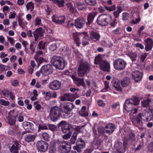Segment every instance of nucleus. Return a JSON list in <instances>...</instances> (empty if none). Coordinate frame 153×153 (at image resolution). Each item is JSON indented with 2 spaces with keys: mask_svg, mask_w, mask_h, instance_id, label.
Here are the masks:
<instances>
[{
  "mask_svg": "<svg viewBox=\"0 0 153 153\" xmlns=\"http://www.w3.org/2000/svg\"><path fill=\"white\" fill-rule=\"evenodd\" d=\"M152 117V115H151L149 112L146 114L140 113L133 117L132 122L134 126L137 127L140 130H142L143 128V121H149Z\"/></svg>",
  "mask_w": 153,
  "mask_h": 153,
  "instance_id": "nucleus-1",
  "label": "nucleus"
},
{
  "mask_svg": "<svg viewBox=\"0 0 153 153\" xmlns=\"http://www.w3.org/2000/svg\"><path fill=\"white\" fill-rule=\"evenodd\" d=\"M129 14L127 12H124L122 14V19L123 20H126L128 19Z\"/></svg>",
  "mask_w": 153,
  "mask_h": 153,
  "instance_id": "nucleus-56",
  "label": "nucleus"
},
{
  "mask_svg": "<svg viewBox=\"0 0 153 153\" xmlns=\"http://www.w3.org/2000/svg\"><path fill=\"white\" fill-rule=\"evenodd\" d=\"M98 105L100 106H104L105 105V103L102 100H98L97 101Z\"/></svg>",
  "mask_w": 153,
  "mask_h": 153,
  "instance_id": "nucleus-61",
  "label": "nucleus"
},
{
  "mask_svg": "<svg viewBox=\"0 0 153 153\" xmlns=\"http://www.w3.org/2000/svg\"><path fill=\"white\" fill-rule=\"evenodd\" d=\"M33 124L28 122H24L22 123V126L25 129L27 132H31L34 130Z\"/></svg>",
  "mask_w": 153,
  "mask_h": 153,
  "instance_id": "nucleus-18",
  "label": "nucleus"
},
{
  "mask_svg": "<svg viewBox=\"0 0 153 153\" xmlns=\"http://www.w3.org/2000/svg\"><path fill=\"white\" fill-rule=\"evenodd\" d=\"M58 127H61V130L64 133H72L73 130L72 125L68 123L65 120H62L57 124Z\"/></svg>",
  "mask_w": 153,
  "mask_h": 153,
  "instance_id": "nucleus-8",
  "label": "nucleus"
},
{
  "mask_svg": "<svg viewBox=\"0 0 153 153\" xmlns=\"http://www.w3.org/2000/svg\"><path fill=\"white\" fill-rule=\"evenodd\" d=\"M123 150H125L126 149V145L128 142V139L126 137L123 138Z\"/></svg>",
  "mask_w": 153,
  "mask_h": 153,
  "instance_id": "nucleus-51",
  "label": "nucleus"
},
{
  "mask_svg": "<svg viewBox=\"0 0 153 153\" xmlns=\"http://www.w3.org/2000/svg\"><path fill=\"white\" fill-rule=\"evenodd\" d=\"M57 48V45L55 43H53L50 45L49 47V49L52 51H54L56 50Z\"/></svg>",
  "mask_w": 153,
  "mask_h": 153,
  "instance_id": "nucleus-52",
  "label": "nucleus"
},
{
  "mask_svg": "<svg viewBox=\"0 0 153 153\" xmlns=\"http://www.w3.org/2000/svg\"><path fill=\"white\" fill-rule=\"evenodd\" d=\"M78 133L76 132H74L70 140V143L71 144H74L76 140V138Z\"/></svg>",
  "mask_w": 153,
  "mask_h": 153,
  "instance_id": "nucleus-39",
  "label": "nucleus"
},
{
  "mask_svg": "<svg viewBox=\"0 0 153 153\" xmlns=\"http://www.w3.org/2000/svg\"><path fill=\"white\" fill-rule=\"evenodd\" d=\"M42 75L46 76L51 74L53 72V68L52 66L49 64L44 65L41 68Z\"/></svg>",
  "mask_w": 153,
  "mask_h": 153,
  "instance_id": "nucleus-13",
  "label": "nucleus"
},
{
  "mask_svg": "<svg viewBox=\"0 0 153 153\" xmlns=\"http://www.w3.org/2000/svg\"><path fill=\"white\" fill-rule=\"evenodd\" d=\"M139 100L137 98L135 97L133 99H129L126 100L123 105V107L127 111L133 110V107L131 106L136 105L138 104Z\"/></svg>",
  "mask_w": 153,
  "mask_h": 153,
  "instance_id": "nucleus-9",
  "label": "nucleus"
},
{
  "mask_svg": "<svg viewBox=\"0 0 153 153\" xmlns=\"http://www.w3.org/2000/svg\"><path fill=\"white\" fill-rule=\"evenodd\" d=\"M62 111L57 106L52 107L51 109L48 119L50 121L56 122L62 117Z\"/></svg>",
  "mask_w": 153,
  "mask_h": 153,
  "instance_id": "nucleus-4",
  "label": "nucleus"
},
{
  "mask_svg": "<svg viewBox=\"0 0 153 153\" xmlns=\"http://www.w3.org/2000/svg\"><path fill=\"white\" fill-rule=\"evenodd\" d=\"M0 104L3 105L7 106L9 104V102L8 101H6L4 99H1L0 100Z\"/></svg>",
  "mask_w": 153,
  "mask_h": 153,
  "instance_id": "nucleus-54",
  "label": "nucleus"
},
{
  "mask_svg": "<svg viewBox=\"0 0 153 153\" xmlns=\"http://www.w3.org/2000/svg\"><path fill=\"white\" fill-rule=\"evenodd\" d=\"M16 118H18V121L19 122H23L24 120V117L22 115V113L19 111H17L16 115H15Z\"/></svg>",
  "mask_w": 153,
  "mask_h": 153,
  "instance_id": "nucleus-37",
  "label": "nucleus"
},
{
  "mask_svg": "<svg viewBox=\"0 0 153 153\" xmlns=\"http://www.w3.org/2000/svg\"><path fill=\"white\" fill-rule=\"evenodd\" d=\"M66 134L62 136V137L64 139L67 140L71 137L72 133H67Z\"/></svg>",
  "mask_w": 153,
  "mask_h": 153,
  "instance_id": "nucleus-60",
  "label": "nucleus"
},
{
  "mask_svg": "<svg viewBox=\"0 0 153 153\" xmlns=\"http://www.w3.org/2000/svg\"><path fill=\"white\" fill-rule=\"evenodd\" d=\"M68 93L65 94L61 97V99L62 101H68Z\"/></svg>",
  "mask_w": 153,
  "mask_h": 153,
  "instance_id": "nucleus-58",
  "label": "nucleus"
},
{
  "mask_svg": "<svg viewBox=\"0 0 153 153\" xmlns=\"http://www.w3.org/2000/svg\"><path fill=\"white\" fill-rule=\"evenodd\" d=\"M26 8L27 11L30 10V11H32L34 8V4L31 1L28 2L26 5Z\"/></svg>",
  "mask_w": 153,
  "mask_h": 153,
  "instance_id": "nucleus-38",
  "label": "nucleus"
},
{
  "mask_svg": "<svg viewBox=\"0 0 153 153\" xmlns=\"http://www.w3.org/2000/svg\"><path fill=\"white\" fill-rule=\"evenodd\" d=\"M145 44V50L146 51H149L152 50L153 47V41L150 38H147L144 40Z\"/></svg>",
  "mask_w": 153,
  "mask_h": 153,
  "instance_id": "nucleus-19",
  "label": "nucleus"
},
{
  "mask_svg": "<svg viewBox=\"0 0 153 153\" xmlns=\"http://www.w3.org/2000/svg\"><path fill=\"white\" fill-rule=\"evenodd\" d=\"M117 9L113 12V14L114 18V19H116L119 16V14L123 11V9L121 6H117Z\"/></svg>",
  "mask_w": 153,
  "mask_h": 153,
  "instance_id": "nucleus-35",
  "label": "nucleus"
},
{
  "mask_svg": "<svg viewBox=\"0 0 153 153\" xmlns=\"http://www.w3.org/2000/svg\"><path fill=\"white\" fill-rule=\"evenodd\" d=\"M36 138L35 135L30 134H26L25 137V141L27 142L33 141Z\"/></svg>",
  "mask_w": 153,
  "mask_h": 153,
  "instance_id": "nucleus-30",
  "label": "nucleus"
},
{
  "mask_svg": "<svg viewBox=\"0 0 153 153\" xmlns=\"http://www.w3.org/2000/svg\"><path fill=\"white\" fill-rule=\"evenodd\" d=\"M85 23V21L84 19L81 17H79L75 20L74 26L77 28H82Z\"/></svg>",
  "mask_w": 153,
  "mask_h": 153,
  "instance_id": "nucleus-22",
  "label": "nucleus"
},
{
  "mask_svg": "<svg viewBox=\"0 0 153 153\" xmlns=\"http://www.w3.org/2000/svg\"><path fill=\"white\" fill-rule=\"evenodd\" d=\"M51 64L56 69L63 70L66 66V62L64 58L60 56H54L51 58Z\"/></svg>",
  "mask_w": 153,
  "mask_h": 153,
  "instance_id": "nucleus-3",
  "label": "nucleus"
},
{
  "mask_svg": "<svg viewBox=\"0 0 153 153\" xmlns=\"http://www.w3.org/2000/svg\"><path fill=\"white\" fill-rule=\"evenodd\" d=\"M120 28L119 27H117L116 29L112 31V33L113 34L120 35L121 33L120 32Z\"/></svg>",
  "mask_w": 153,
  "mask_h": 153,
  "instance_id": "nucleus-50",
  "label": "nucleus"
},
{
  "mask_svg": "<svg viewBox=\"0 0 153 153\" xmlns=\"http://www.w3.org/2000/svg\"><path fill=\"white\" fill-rule=\"evenodd\" d=\"M117 24V19H114L110 23V25L112 27H114L116 26V25Z\"/></svg>",
  "mask_w": 153,
  "mask_h": 153,
  "instance_id": "nucleus-55",
  "label": "nucleus"
},
{
  "mask_svg": "<svg viewBox=\"0 0 153 153\" xmlns=\"http://www.w3.org/2000/svg\"><path fill=\"white\" fill-rule=\"evenodd\" d=\"M45 43H44L43 41H41L40 42L38 45L39 48L40 49H44L45 48Z\"/></svg>",
  "mask_w": 153,
  "mask_h": 153,
  "instance_id": "nucleus-57",
  "label": "nucleus"
},
{
  "mask_svg": "<svg viewBox=\"0 0 153 153\" xmlns=\"http://www.w3.org/2000/svg\"><path fill=\"white\" fill-rule=\"evenodd\" d=\"M75 83L78 86H82L85 88V85L83 79L78 78Z\"/></svg>",
  "mask_w": 153,
  "mask_h": 153,
  "instance_id": "nucleus-33",
  "label": "nucleus"
},
{
  "mask_svg": "<svg viewBox=\"0 0 153 153\" xmlns=\"http://www.w3.org/2000/svg\"><path fill=\"white\" fill-rule=\"evenodd\" d=\"M151 101V100L149 99L144 100L142 102V105L144 107H148L149 105V103Z\"/></svg>",
  "mask_w": 153,
  "mask_h": 153,
  "instance_id": "nucleus-42",
  "label": "nucleus"
},
{
  "mask_svg": "<svg viewBox=\"0 0 153 153\" xmlns=\"http://www.w3.org/2000/svg\"><path fill=\"white\" fill-rule=\"evenodd\" d=\"M131 75L133 79L137 82L141 80L143 76L142 73L138 71H135L132 72Z\"/></svg>",
  "mask_w": 153,
  "mask_h": 153,
  "instance_id": "nucleus-20",
  "label": "nucleus"
},
{
  "mask_svg": "<svg viewBox=\"0 0 153 153\" xmlns=\"http://www.w3.org/2000/svg\"><path fill=\"white\" fill-rule=\"evenodd\" d=\"M3 95L5 96L9 97H10V99L13 100L15 98V96L13 93L7 90H4L2 91Z\"/></svg>",
  "mask_w": 153,
  "mask_h": 153,
  "instance_id": "nucleus-28",
  "label": "nucleus"
},
{
  "mask_svg": "<svg viewBox=\"0 0 153 153\" xmlns=\"http://www.w3.org/2000/svg\"><path fill=\"white\" fill-rule=\"evenodd\" d=\"M34 105L35 106V109L37 110H39L41 108V106L39 104H38L37 102H34Z\"/></svg>",
  "mask_w": 153,
  "mask_h": 153,
  "instance_id": "nucleus-64",
  "label": "nucleus"
},
{
  "mask_svg": "<svg viewBox=\"0 0 153 153\" xmlns=\"http://www.w3.org/2000/svg\"><path fill=\"white\" fill-rule=\"evenodd\" d=\"M115 7L114 5H113L112 6H105L104 7H101L99 8V10L100 12H102L105 10L111 11L115 10Z\"/></svg>",
  "mask_w": 153,
  "mask_h": 153,
  "instance_id": "nucleus-27",
  "label": "nucleus"
},
{
  "mask_svg": "<svg viewBox=\"0 0 153 153\" xmlns=\"http://www.w3.org/2000/svg\"><path fill=\"white\" fill-rule=\"evenodd\" d=\"M85 3L88 4L91 6H94L96 3L95 0H85Z\"/></svg>",
  "mask_w": 153,
  "mask_h": 153,
  "instance_id": "nucleus-46",
  "label": "nucleus"
},
{
  "mask_svg": "<svg viewBox=\"0 0 153 153\" xmlns=\"http://www.w3.org/2000/svg\"><path fill=\"white\" fill-rule=\"evenodd\" d=\"M45 59L42 57H40L36 62L38 64V65L39 66L43 62L45 61Z\"/></svg>",
  "mask_w": 153,
  "mask_h": 153,
  "instance_id": "nucleus-62",
  "label": "nucleus"
},
{
  "mask_svg": "<svg viewBox=\"0 0 153 153\" xmlns=\"http://www.w3.org/2000/svg\"><path fill=\"white\" fill-rule=\"evenodd\" d=\"M19 143L17 141H14V144L10 149L11 152L13 153H18L19 151Z\"/></svg>",
  "mask_w": 153,
  "mask_h": 153,
  "instance_id": "nucleus-26",
  "label": "nucleus"
},
{
  "mask_svg": "<svg viewBox=\"0 0 153 153\" xmlns=\"http://www.w3.org/2000/svg\"><path fill=\"white\" fill-rule=\"evenodd\" d=\"M18 23L19 26L22 28L24 27V23L22 19L20 17H18Z\"/></svg>",
  "mask_w": 153,
  "mask_h": 153,
  "instance_id": "nucleus-63",
  "label": "nucleus"
},
{
  "mask_svg": "<svg viewBox=\"0 0 153 153\" xmlns=\"http://www.w3.org/2000/svg\"><path fill=\"white\" fill-rule=\"evenodd\" d=\"M112 19V16L108 14H102L98 17L97 22L98 25L105 26L109 24Z\"/></svg>",
  "mask_w": 153,
  "mask_h": 153,
  "instance_id": "nucleus-5",
  "label": "nucleus"
},
{
  "mask_svg": "<svg viewBox=\"0 0 153 153\" xmlns=\"http://www.w3.org/2000/svg\"><path fill=\"white\" fill-rule=\"evenodd\" d=\"M42 21L41 18L39 17H36L34 20V24L36 26H39L41 24Z\"/></svg>",
  "mask_w": 153,
  "mask_h": 153,
  "instance_id": "nucleus-47",
  "label": "nucleus"
},
{
  "mask_svg": "<svg viewBox=\"0 0 153 153\" xmlns=\"http://www.w3.org/2000/svg\"><path fill=\"white\" fill-rule=\"evenodd\" d=\"M43 139L46 141H49L50 137L49 135L46 132H44L42 134Z\"/></svg>",
  "mask_w": 153,
  "mask_h": 153,
  "instance_id": "nucleus-48",
  "label": "nucleus"
},
{
  "mask_svg": "<svg viewBox=\"0 0 153 153\" xmlns=\"http://www.w3.org/2000/svg\"><path fill=\"white\" fill-rule=\"evenodd\" d=\"M48 124L45 123V124H39L38 126L39 131L41 129L42 130H48Z\"/></svg>",
  "mask_w": 153,
  "mask_h": 153,
  "instance_id": "nucleus-44",
  "label": "nucleus"
},
{
  "mask_svg": "<svg viewBox=\"0 0 153 153\" xmlns=\"http://www.w3.org/2000/svg\"><path fill=\"white\" fill-rule=\"evenodd\" d=\"M90 70L89 63L86 61L82 62L80 63L78 67V74L79 76L82 77Z\"/></svg>",
  "mask_w": 153,
  "mask_h": 153,
  "instance_id": "nucleus-7",
  "label": "nucleus"
},
{
  "mask_svg": "<svg viewBox=\"0 0 153 153\" xmlns=\"http://www.w3.org/2000/svg\"><path fill=\"white\" fill-rule=\"evenodd\" d=\"M11 84L13 86H16L19 85V82L17 80H12L11 81Z\"/></svg>",
  "mask_w": 153,
  "mask_h": 153,
  "instance_id": "nucleus-59",
  "label": "nucleus"
},
{
  "mask_svg": "<svg viewBox=\"0 0 153 153\" xmlns=\"http://www.w3.org/2000/svg\"><path fill=\"white\" fill-rule=\"evenodd\" d=\"M65 17L64 16H58L54 15L52 17V22L57 24H62L65 23Z\"/></svg>",
  "mask_w": 153,
  "mask_h": 153,
  "instance_id": "nucleus-15",
  "label": "nucleus"
},
{
  "mask_svg": "<svg viewBox=\"0 0 153 153\" xmlns=\"http://www.w3.org/2000/svg\"><path fill=\"white\" fill-rule=\"evenodd\" d=\"M56 144L54 143L52 144L50 147L49 153H56Z\"/></svg>",
  "mask_w": 153,
  "mask_h": 153,
  "instance_id": "nucleus-40",
  "label": "nucleus"
},
{
  "mask_svg": "<svg viewBox=\"0 0 153 153\" xmlns=\"http://www.w3.org/2000/svg\"><path fill=\"white\" fill-rule=\"evenodd\" d=\"M36 43L35 42H31L30 45V49L32 53H33L35 51V48H36Z\"/></svg>",
  "mask_w": 153,
  "mask_h": 153,
  "instance_id": "nucleus-43",
  "label": "nucleus"
},
{
  "mask_svg": "<svg viewBox=\"0 0 153 153\" xmlns=\"http://www.w3.org/2000/svg\"><path fill=\"white\" fill-rule=\"evenodd\" d=\"M74 42L76 44L77 46L79 47L81 43L80 39L79 38L77 34L73 33L72 35Z\"/></svg>",
  "mask_w": 153,
  "mask_h": 153,
  "instance_id": "nucleus-34",
  "label": "nucleus"
},
{
  "mask_svg": "<svg viewBox=\"0 0 153 153\" xmlns=\"http://www.w3.org/2000/svg\"><path fill=\"white\" fill-rule=\"evenodd\" d=\"M16 119L15 115H10L8 117V123L10 126L15 124Z\"/></svg>",
  "mask_w": 153,
  "mask_h": 153,
  "instance_id": "nucleus-29",
  "label": "nucleus"
},
{
  "mask_svg": "<svg viewBox=\"0 0 153 153\" xmlns=\"http://www.w3.org/2000/svg\"><path fill=\"white\" fill-rule=\"evenodd\" d=\"M97 13L96 12H92L88 14L86 25H91L93 22L95 16L97 15Z\"/></svg>",
  "mask_w": 153,
  "mask_h": 153,
  "instance_id": "nucleus-21",
  "label": "nucleus"
},
{
  "mask_svg": "<svg viewBox=\"0 0 153 153\" xmlns=\"http://www.w3.org/2000/svg\"><path fill=\"white\" fill-rule=\"evenodd\" d=\"M61 86V82L58 80H54L49 84V88L53 90H56L59 89Z\"/></svg>",
  "mask_w": 153,
  "mask_h": 153,
  "instance_id": "nucleus-17",
  "label": "nucleus"
},
{
  "mask_svg": "<svg viewBox=\"0 0 153 153\" xmlns=\"http://www.w3.org/2000/svg\"><path fill=\"white\" fill-rule=\"evenodd\" d=\"M36 147L39 151L45 152L48 149V144L46 142L41 140L37 142Z\"/></svg>",
  "mask_w": 153,
  "mask_h": 153,
  "instance_id": "nucleus-12",
  "label": "nucleus"
},
{
  "mask_svg": "<svg viewBox=\"0 0 153 153\" xmlns=\"http://www.w3.org/2000/svg\"><path fill=\"white\" fill-rule=\"evenodd\" d=\"M105 129H108L106 130L105 132L109 134H111L113 133L115 130V125L113 123H108L105 126Z\"/></svg>",
  "mask_w": 153,
  "mask_h": 153,
  "instance_id": "nucleus-24",
  "label": "nucleus"
},
{
  "mask_svg": "<svg viewBox=\"0 0 153 153\" xmlns=\"http://www.w3.org/2000/svg\"><path fill=\"white\" fill-rule=\"evenodd\" d=\"M131 82L130 78L128 77H125L121 80L120 82L122 87L125 88L129 86Z\"/></svg>",
  "mask_w": 153,
  "mask_h": 153,
  "instance_id": "nucleus-25",
  "label": "nucleus"
},
{
  "mask_svg": "<svg viewBox=\"0 0 153 153\" xmlns=\"http://www.w3.org/2000/svg\"><path fill=\"white\" fill-rule=\"evenodd\" d=\"M89 34L90 38L94 42L99 40L101 37L99 33L94 31H91Z\"/></svg>",
  "mask_w": 153,
  "mask_h": 153,
  "instance_id": "nucleus-23",
  "label": "nucleus"
},
{
  "mask_svg": "<svg viewBox=\"0 0 153 153\" xmlns=\"http://www.w3.org/2000/svg\"><path fill=\"white\" fill-rule=\"evenodd\" d=\"M85 143L84 140L81 138L77 139L76 145L73 147V149L76 150L78 152L80 153L82 152V150L85 147Z\"/></svg>",
  "mask_w": 153,
  "mask_h": 153,
  "instance_id": "nucleus-11",
  "label": "nucleus"
},
{
  "mask_svg": "<svg viewBox=\"0 0 153 153\" xmlns=\"http://www.w3.org/2000/svg\"><path fill=\"white\" fill-rule=\"evenodd\" d=\"M76 7L79 10H85L86 8L85 4L83 2L82 3L80 1L76 3Z\"/></svg>",
  "mask_w": 153,
  "mask_h": 153,
  "instance_id": "nucleus-31",
  "label": "nucleus"
},
{
  "mask_svg": "<svg viewBox=\"0 0 153 153\" xmlns=\"http://www.w3.org/2000/svg\"><path fill=\"white\" fill-rule=\"evenodd\" d=\"M75 105L73 103L68 102L64 103L62 109V118H68L72 115L71 111Z\"/></svg>",
  "mask_w": 153,
  "mask_h": 153,
  "instance_id": "nucleus-6",
  "label": "nucleus"
},
{
  "mask_svg": "<svg viewBox=\"0 0 153 153\" xmlns=\"http://www.w3.org/2000/svg\"><path fill=\"white\" fill-rule=\"evenodd\" d=\"M114 68L118 71L123 70L125 68L127 63L122 59H118L113 62Z\"/></svg>",
  "mask_w": 153,
  "mask_h": 153,
  "instance_id": "nucleus-10",
  "label": "nucleus"
},
{
  "mask_svg": "<svg viewBox=\"0 0 153 153\" xmlns=\"http://www.w3.org/2000/svg\"><path fill=\"white\" fill-rule=\"evenodd\" d=\"M94 63L99 65L100 68L101 70L106 72L110 71V62L106 60L102 59L100 54L95 57Z\"/></svg>",
  "mask_w": 153,
  "mask_h": 153,
  "instance_id": "nucleus-2",
  "label": "nucleus"
},
{
  "mask_svg": "<svg viewBox=\"0 0 153 153\" xmlns=\"http://www.w3.org/2000/svg\"><path fill=\"white\" fill-rule=\"evenodd\" d=\"M76 93L75 94H68V101H74L77 97L76 96Z\"/></svg>",
  "mask_w": 153,
  "mask_h": 153,
  "instance_id": "nucleus-45",
  "label": "nucleus"
},
{
  "mask_svg": "<svg viewBox=\"0 0 153 153\" xmlns=\"http://www.w3.org/2000/svg\"><path fill=\"white\" fill-rule=\"evenodd\" d=\"M65 1L63 0H55L53 3L58 5L59 7H63L64 6Z\"/></svg>",
  "mask_w": 153,
  "mask_h": 153,
  "instance_id": "nucleus-41",
  "label": "nucleus"
},
{
  "mask_svg": "<svg viewBox=\"0 0 153 153\" xmlns=\"http://www.w3.org/2000/svg\"><path fill=\"white\" fill-rule=\"evenodd\" d=\"M48 129L52 131H55L56 128V126L54 125L48 123Z\"/></svg>",
  "mask_w": 153,
  "mask_h": 153,
  "instance_id": "nucleus-49",
  "label": "nucleus"
},
{
  "mask_svg": "<svg viewBox=\"0 0 153 153\" xmlns=\"http://www.w3.org/2000/svg\"><path fill=\"white\" fill-rule=\"evenodd\" d=\"M120 82L118 81H115L114 83L113 86L117 91L121 92L122 91L123 89L120 86Z\"/></svg>",
  "mask_w": 153,
  "mask_h": 153,
  "instance_id": "nucleus-32",
  "label": "nucleus"
},
{
  "mask_svg": "<svg viewBox=\"0 0 153 153\" xmlns=\"http://www.w3.org/2000/svg\"><path fill=\"white\" fill-rule=\"evenodd\" d=\"M127 55L129 57L132 62L136 61L137 57V54L136 53H134L132 52H129Z\"/></svg>",
  "mask_w": 153,
  "mask_h": 153,
  "instance_id": "nucleus-36",
  "label": "nucleus"
},
{
  "mask_svg": "<svg viewBox=\"0 0 153 153\" xmlns=\"http://www.w3.org/2000/svg\"><path fill=\"white\" fill-rule=\"evenodd\" d=\"M148 55V53H145L141 55L140 59L141 62H144Z\"/></svg>",
  "mask_w": 153,
  "mask_h": 153,
  "instance_id": "nucleus-53",
  "label": "nucleus"
},
{
  "mask_svg": "<svg viewBox=\"0 0 153 153\" xmlns=\"http://www.w3.org/2000/svg\"><path fill=\"white\" fill-rule=\"evenodd\" d=\"M44 30L42 27L36 29L33 33L35 41H38L39 38H41L44 36Z\"/></svg>",
  "mask_w": 153,
  "mask_h": 153,
  "instance_id": "nucleus-16",
  "label": "nucleus"
},
{
  "mask_svg": "<svg viewBox=\"0 0 153 153\" xmlns=\"http://www.w3.org/2000/svg\"><path fill=\"white\" fill-rule=\"evenodd\" d=\"M59 148L61 153H68L71 151V147L70 142L63 141Z\"/></svg>",
  "mask_w": 153,
  "mask_h": 153,
  "instance_id": "nucleus-14",
  "label": "nucleus"
}]
</instances>
